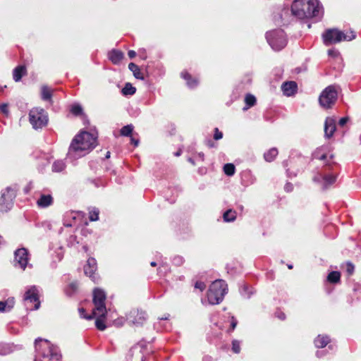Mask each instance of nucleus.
I'll return each mask as SVG.
<instances>
[{
    "label": "nucleus",
    "instance_id": "obj_1",
    "mask_svg": "<svg viewBox=\"0 0 361 361\" xmlns=\"http://www.w3.org/2000/svg\"><path fill=\"white\" fill-rule=\"evenodd\" d=\"M97 137L86 131H82L73 139L68 149V158L75 159L85 156L96 146Z\"/></svg>",
    "mask_w": 361,
    "mask_h": 361
},
{
    "label": "nucleus",
    "instance_id": "obj_2",
    "mask_svg": "<svg viewBox=\"0 0 361 361\" xmlns=\"http://www.w3.org/2000/svg\"><path fill=\"white\" fill-rule=\"evenodd\" d=\"M291 11L300 19L316 17L320 11L319 2L318 0H295Z\"/></svg>",
    "mask_w": 361,
    "mask_h": 361
},
{
    "label": "nucleus",
    "instance_id": "obj_3",
    "mask_svg": "<svg viewBox=\"0 0 361 361\" xmlns=\"http://www.w3.org/2000/svg\"><path fill=\"white\" fill-rule=\"evenodd\" d=\"M324 42L326 45L336 44L341 41H351L356 37L353 30H350L346 33L337 28L326 30L322 35Z\"/></svg>",
    "mask_w": 361,
    "mask_h": 361
},
{
    "label": "nucleus",
    "instance_id": "obj_4",
    "mask_svg": "<svg viewBox=\"0 0 361 361\" xmlns=\"http://www.w3.org/2000/svg\"><path fill=\"white\" fill-rule=\"evenodd\" d=\"M228 287L226 283L223 280L214 281L208 290L207 298L209 304H219L227 293Z\"/></svg>",
    "mask_w": 361,
    "mask_h": 361
},
{
    "label": "nucleus",
    "instance_id": "obj_5",
    "mask_svg": "<svg viewBox=\"0 0 361 361\" xmlns=\"http://www.w3.org/2000/svg\"><path fill=\"white\" fill-rule=\"evenodd\" d=\"M29 120L34 128H42L47 125L48 116L43 109L35 107L30 111Z\"/></svg>",
    "mask_w": 361,
    "mask_h": 361
},
{
    "label": "nucleus",
    "instance_id": "obj_6",
    "mask_svg": "<svg viewBox=\"0 0 361 361\" xmlns=\"http://www.w3.org/2000/svg\"><path fill=\"white\" fill-rule=\"evenodd\" d=\"M42 345L49 350V353L46 354L42 352L44 361H61V355L58 353L54 349L50 346V343L47 340H43L40 338H37L35 342V347L37 351L39 352Z\"/></svg>",
    "mask_w": 361,
    "mask_h": 361
},
{
    "label": "nucleus",
    "instance_id": "obj_7",
    "mask_svg": "<svg viewBox=\"0 0 361 361\" xmlns=\"http://www.w3.org/2000/svg\"><path fill=\"white\" fill-rule=\"evenodd\" d=\"M106 294L99 288H95L93 291V302L94 309V315H101L104 317L106 314V308L105 306Z\"/></svg>",
    "mask_w": 361,
    "mask_h": 361
},
{
    "label": "nucleus",
    "instance_id": "obj_8",
    "mask_svg": "<svg viewBox=\"0 0 361 361\" xmlns=\"http://www.w3.org/2000/svg\"><path fill=\"white\" fill-rule=\"evenodd\" d=\"M338 94L334 86L325 88L319 97L320 105L325 109L331 108L337 99Z\"/></svg>",
    "mask_w": 361,
    "mask_h": 361
},
{
    "label": "nucleus",
    "instance_id": "obj_9",
    "mask_svg": "<svg viewBox=\"0 0 361 361\" xmlns=\"http://www.w3.org/2000/svg\"><path fill=\"white\" fill-rule=\"evenodd\" d=\"M267 39L275 50H281L286 45V39L283 30H274L267 34Z\"/></svg>",
    "mask_w": 361,
    "mask_h": 361
},
{
    "label": "nucleus",
    "instance_id": "obj_10",
    "mask_svg": "<svg viewBox=\"0 0 361 361\" xmlns=\"http://www.w3.org/2000/svg\"><path fill=\"white\" fill-rule=\"evenodd\" d=\"M15 192L11 188H7L2 192L0 198L1 210L6 212L11 207L13 200L15 198Z\"/></svg>",
    "mask_w": 361,
    "mask_h": 361
},
{
    "label": "nucleus",
    "instance_id": "obj_11",
    "mask_svg": "<svg viewBox=\"0 0 361 361\" xmlns=\"http://www.w3.org/2000/svg\"><path fill=\"white\" fill-rule=\"evenodd\" d=\"M24 300L27 308L29 307L27 306L28 303H35L34 307L32 308L33 310H37L39 307L40 302L39 301L38 293L35 286L31 287L25 292Z\"/></svg>",
    "mask_w": 361,
    "mask_h": 361
},
{
    "label": "nucleus",
    "instance_id": "obj_12",
    "mask_svg": "<svg viewBox=\"0 0 361 361\" xmlns=\"http://www.w3.org/2000/svg\"><path fill=\"white\" fill-rule=\"evenodd\" d=\"M15 265L25 269L28 262L27 251L25 248H20L15 252Z\"/></svg>",
    "mask_w": 361,
    "mask_h": 361
},
{
    "label": "nucleus",
    "instance_id": "obj_13",
    "mask_svg": "<svg viewBox=\"0 0 361 361\" xmlns=\"http://www.w3.org/2000/svg\"><path fill=\"white\" fill-rule=\"evenodd\" d=\"M127 319L134 325H142L146 319V314L145 312L133 310L127 315Z\"/></svg>",
    "mask_w": 361,
    "mask_h": 361
},
{
    "label": "nucleus",
    "instance_id": "obj_14",
    "mask_svg": "<svg viewBox=\"0 0 361 361\" xmlns=\"http://www.w3.org/2000/svg\"><path fill=\"white\" fill-rule=\"evenodd\" d=\"M97 270V262L94 258H89L86 265L84 267V271L85 275L88 276L93 281H95L94 276L95 271Z\"/></svg>",
    "mask_w": 361,
    "mask_h": 361
},
{
    "label": "nucleus",
    "instance_id": "obj_15",
    "mask_svg": "<svg viewBox=\"0 0 361 361\" xmlns=\"http://www.w3.org/2000/svg\"><path fill=\"white\" fill-rule=\"evenodd\" d=\"M336 130V121L334 118L328 117L325 121L324 133L328 138L331 137Z\"/></svg>",
    "mask_w": 361,
    "mask_h": 361
},
{
    "label": "nucleus",
    "instance_id": "obj_16",
    "mask_svg": "<svg viewBox=\"0 0 361 361\" xmlns=\"http://www.w3.org/2000/svg\"><path fill=\"white\" fill-rule=\"evenodd\" d=\"M281 89L285 95L292 96L297 90V84L293 81L286 82L282 85Z\"/></svg>",
    "mask_w": 361,
    "mask_h": 361
},
{
    "label": "nucleus",
    "instance_id": "obj_17",
    "mask_svg": "<svg viewBox=\"0 0 361 361\" xmlns=\"http://www.w3.org/2000/svg\"><path fill=\"white\" fill-rule=\"evenodd\" d=\"M52 197L50 195H42L37 200V204L41 207H47L52 204Z\"/></svg>",
    "mask_w": 361,
    "mask_h": 361
},
{
    "label": "nucleus",
    "instance_id": "obj_18",
    "mask_svg": "<svg viewBox=\"0 0 361 361\" xmlns=\"http://www.w3.org/2000/svg\"><path fill=\"white\" fill-rule=\"evenodd\" d=\"M26 73V68L24 66H20L16 67L13 70V79L16 82H18Z\"/></svg>",
    "mask_w": 361,
    "mask_h": 361
},
{
    "label": "nucleus",
    "instance_id": "obj_19",
    "mask_svg": "<svg viewBox=\"0 0 361 361\" xmlns=\"http://www.w3.org/2000/svg\"><path fill=\"white\" fill-rule=\"evenodd\" d=\"M123 58V54L118 50H113L109 53V59L114 63H119Z\"/></svg>",
    "mask_w": 361,
    "mask_h": 361
},
{
    "label": "nucleus",
    "instance_id": "obj_20",
    "mask_svg": "<svg viewBox=\"0 0 361 361\" xmlns=\"http://www.w3.org/2000/svg\"><path fill=\"white\" fill-rule=\"evenodd\" d=\"M330 340L326 336H318L317 338L314 340V344L317 348H324L329 343Z\"/></svg>",
    "mask_w": 361,
    "mask_h": 361
},
{
    "label": "nucleus",
    "instance_id": "obj_21",
    "mask_svg": "<svg viewBox=\"0 0 361 361\" xmlns=\"http://www.w3.org/2000/svg\"><path fill=\"white\" fill-rule=\"evenodd\" d=\"M278 153H279L278 149L275 147H273L264 153V159L267 161L271 162L276 157V156L278 155Z\"/></svg>",
    "mask_w": 361,
    "mask_h": 361
},
{
    "label": "nucleus",
    "instance_id": "obj_22",
    "mask_svg": "<svg viewBox=\"0 0 361 361\" xmlns=\"http://www.w3.org/2000/svg\"><path fill=\"white\" fill-rule=\"evenodd\" d=\"M97 317L96 321H95V326L97 328V329L100 331H104L106 329V326L105 325L104 319L105 317H102L101 315H94L93 317Z\"/></svg>",
    "mask_w": 361,
    "mask_h": 361
},
{
    "label": "nucleus",
    "instance_id": "obj_23",
    "mask_svg": "<svg viewBox=\"0 0 361 361\" xmlns=\"http://www.w3.org/2000/svg\"><path fill=\"white\" fill-rule=\"evenodd\" d=\"M128 68L133 73L134 76L137 79H143V76L139 67L133 63H130L128 65Z\"/></svg>",
    "mask_w": 361,
    "mask_h": 361
},
{
    "label": "nucleus",
    "instance_id": "obj_24",
    "mask_svg": "<svg viewBox=\"0 0 361 361\" xmlns=\"http://www.w3.org/2000/svg\"><path fill=\"white\" fill-rule=\"evenodd\" d=\"M223 218L226 222L233 221L236 218V212L234 210L228 209L224 212Z\"/></svg>",
    "mask_w": 361,
    "mask_h": 361
},
{
    "label": "nucleus",
    "instance_id": "obj_25",
    "mask_svg": "<svg viewBox=\"0 0 361 361\" xmlns=\"http://www.w3.org/2000/svg\"><path fill=\"white\" fill-rule=\"evenodd\" d=\"M136 89L130 83H126L122 90V93L124 95H133L135 93Z\"/></svg>",
    "mask_w": 361,
    "mask_h": 361
},
{
    "label": "nucleus",
    "instance_id": "obj_26",
    "mask_svg": "<svg viewBox=\"0 0 361 361\" xmlns=\"http://www.w3.org/2000/svg\"><path fill=\"white\" fill-rule=\"evenodd\" d=\"M341 274L338 271H331L327 276V280L331 283H337L340 281Z\"/></svg>",
    "mask_w": 361,
    "mask_h": 361
},
{
    "label": "nucleus",
    "instance_id": "obj_27",
    "mask_svg": "<svg viewBox=\"0 0 361 361\" xmlns=\"http://www.w3.org/2000/svg\"><path fill=\"white\" fill-rule=\"evenodd\" d=\"M51 97V90L47 86L42 88V98L44 100H49Z\"/></svg>",
    "mask_w": 361,
    "mask_h": 361
},
{
    "label": "nucleus",
    "instance_id": "obj_28",
    "mask_svg": "<svg viewBox=\"0 0 361 361\" xmlns=\"http://www.w3.org/2000/svg\"><path fill=\"white\" fill-rule=\"evenodd\" d=\"M324 180V185L326 188L328 185L333 184L336 179V176L333 174L326 175L323 178Z\"/></svg>",
    "mask_w": 361,
    "mask_h": 361
},
{
    "label": "nucleus",
    "instance_id": "obj_29",
    "mask_svg": "<svg viewBox=\"0 0 361 361\" xmlns=\"http://www.w3.org/2000/svg\"><path fill=\"white\" fill-rule=\"evenodd\" d=\"M224 171L228 176H233L235 173V166L233 164H226L224 166Z\"/></svg>",
    "mask_w": 361,
    "mask_h": 361
},
{
    "label": "nucleus",
    "instance_id": "obj_30",
    "mask_svg": "<svg viewBox=\"0 0 361 361\" xmlns=\"http://www.w3.org/2000/svg\"><path fill=\"white\" fill-rule=\"evenodd\" d=\"M52 168H53V171H56V172H60V171H63V169L65 168V164L63 161H61V160L56 161L54 163Z\"/></svg>",
    "mask_w": 361,
    "mask_h": 361
},
{
    "label": "nucleus",
    "instance_id": "obj_31",
    "mask_svg": "<svg viewBox=\"0 0 361 361\" xmlns=\"http://www.w3.org/2000/svg\"><path fill=\"white\" fill-rule=\"evenodd\" d=\"M245 102L246 104L247 105V108H244V109H247V108L252 106L255 105L256 102L255 97L252 94H247L245 99Z\"/></svg>",
    "mask_w": 361,
    "mask_h": 361
},
{
    "label": "nucleus",
    "instance_id": "obj_32",
    "mask_svg": "<svg viewBox=\"0 0 361 361\" xmlns=\"http://www.w3.org/2000/svg\"><path fill=\"white\" fill-rule=\"evenodd\" d=\"M182 76L183 77V78H184L185 80H186L188 81V85L189 87H195V86H196V85H197V80H192V81H191V82L190 81V79H191V76L190 75V74H189V73H182Z\"/></svg>",
    "mask_w": 361,
    "mask_h": 361
},
{
    "label": "nucleus",
    "instance_id": "obj_33",
    "mask_svg": "<svg viewBox=\"0 0 361 361\" xmlns=\"http://www.w3.org/2000/svg\"><path fill=\"white\" fill-rule=\"evenodd\" d=\"M133 126L132 125H127L121 129V134L123 136H129L132 133Z\"/></svg>",
    "mask_w": 361,
    "mask_h": 361
},
{
    "label": "nucleus",
    "instance_id": "obj_34",
    "mask_svg": "<svg viewBox=\"0 0 361 361\" xmlns=\"http://www.w3.org/2000/svg\"><path fill=\"white\" fill-rule=\"evenodd\" d=\"M99 213V212L98 209H96V208H93L91 210H90V212H89L90 220L92 221L98 220Z\"/></svg>",
    "mask_w": 361,
    "mask_h": 361
},
{
    "label": "nucleus",
    "instance_id": "obj_35",
    "mask_svg": "<svg viewBox=\"0 0 361 361\" xmlns=\"http://www.w3.org/2000/svg\"><path fill=\"white\" fill-rule=\"evenodd\" d=\"M71 111L72 114L75 116H78L82 113V109L81 106L79 104L73 105Z\"/></svg>",
    "mask_w": 361,
    "mask_h": 361
},
{
    "label": "nucleus",
    "instance_id": "obj_36",
    "mask_svg": "<svg viewBox=\"0 0 361 361\" xmlns=\"http://www.w3.org/2000/svg\"><path fill=\"white\" fill-rule=\"evenodd\" d=\"M232 350L235 353H239L240 351V346L239 341L235 340L232 342Z\"/></svg>",
    "mask_w": 361,
    "mask_h": 361
},
{
    "label": "nucleus",
    "instance_id": "obj_37",
    "mask_svg": "<svg viewBox=\"0 0 361 361\" xmlns=\"http://www.w3.org/2000/svg\"><path fill=\"white\" fill-rule=\"evenodd\" d=\"M354 265L352 263L348 262L346 264V271L348 273V274L351 275L354 271Z\"/></svg>",
    "mask_w": 361,
    "mask_h": 361
},
{
    "label": "nucleus",
    "instance_id": "obj_38",
    "mask_svg": "<svg viewBox=\"0 0 361 361\" xmlns=\"http://www.w3.org/2000/svg\"><path fill=\"white\" fill-rule=\"evenodd\" d=\"M222 137H223L222 133L220 132L217 128H216L215 130H214V138L216 140H218L221 139Z\"/></svg>",
    "mask_w": 361,
    "mask_h": 361
},
{
    "label": "nucleus",
    "instance_id": "obj_39",
    "mask_svg": "<svg viewBox=\"0 0 361 361\" xmlns=\"http://www.w3.org/2000/svg\"><path fill=\"white\" fill-rule=\"evenodd\" d=\"M195 288L200 289L201 291L204 290L206 288L204 283L202 281H197L195 285Z\"/></svg>",
    "mask_w": 361,
    "mask_h": 361
},
{
    "label": "nucleus",
    "instance_id": "obj_40",
    "mask_svg": "<svg viewBox=\"0 0 361 361\" xmlns=\"http://www.w3.org/2000/svg\"><path fill=\"white\" fill-rule=\"evenodd\" d=\"M7 305H8V302H6V301H5V302L1 301L0 302V312H7V311H9V310H8Z\"/></svg>",
    "mask_w": 361,
    "mask_h": 361
},
{
    "label": "nucleus",
    "instance_id": "obj_41",
    "mask_svg": "<svg viewBox=\"0 0 361 361\" xmlns=\"http://www.w3.org/2000/svg\"><path fill=\"white\" fill-rule=\"evenodd\" d=\"M79 312H80V316L87 319H92L93 318V313L92 314H90L88 316L87 315H85L84 313H85V310L83 308H80L79 309Z\"/></svg>",
    "mask_w": 361,
    "mask_h": 361
},
{
    "label": "nucleus",
    "instance_id": "obj_42",
    "mask_svg": "<svg viewBox=\"0 0 361 361\" xmlns=\"http://www.w3.org/2000/svg\"><path fill=\"white\" fill-rule=\"evenodd\" d=\"M0 110L5 114H8V105L7 104H2L0 105Z\"/></svg>",
    "mask_w": 361,
    "mask_h": 361
},
{
    "label": "nucleus",
    "instance_id": "obj_43",
    "mask_svg": "<svg viewBox=\"0 0 361 361\" xmlns=\"http://www.w3.org/2000/svg\"><path fill=\"white\" fill-rule=\"evenodd\" d=\"M328 54L330 56L336 57L338 55V51L336 49H329L328 51Z\"/></svg>",
    "mask_w": 361,
    "mask_h": 361
},
{
    "label": "nucleus",
    "instance_id": "obj_44",
    "mask_svg": "<svg viewBox=\"0 0 361 361\" xmlns=\"http://www.w3.org/2000/svg\"><path fill=\"white\" fill-rule=\"evenodd\" d=\"M78 287V284L77 282H73V283H71L69 286V288L71 289V291L70 293H73L75 290H77Z\"/></svg>",
    "mask_w": 361,
    "mask_h": 361
},
{
    "label": "nucleus",
    "instance_id": "obj_45",
    "mask_svg": "<svg viewBox=\"0 0 361 361\" xmlns=\"http://www.w3.org/2000/svg\"><path fill=\"white\" fill-rule=\"evenodd\" d=\"M237 325V320L232 317L231 318V329L233 331L235 329V326Z\"/></svg>",
    "mask_w": 361,
    "mask_h": 361
},
{
    "label": "nucleus",
    "instance_id": "obj_46",
    "mask_svg": "<svg viewBox=\"0 0 361 361\" xmlns=\"http://www.w3.org/2000/svg\"><path fill=\"white\" fill-rule=\"evenodd\" d=\"M6 302H8V305H7L8 310H11L13 308V305H14L13 299L8 300H6Z\"/></svg>",
    "mask_w": 361,
    "mask_h": 361
},
{
    "label": "nucleus",
    "instance_id": "obj_47",
    "mask_svg": "<svg viewBox=\"0 0 361 361\" xmlns=\"http://www.w3.org/2000/svg\"><path fill=\"white\" fill-rule=\"evenodd\" d=\"M348 121V117H343V118H341L339 121V125L341 126H344L347 121Z\"/></svg>",
    "mask_w": 361,
    "mask_h": 361
},
{
    "label": "nucleus",
    "instance_id": "obj_48",
    "mask_svg": "<svg viewBox=\"0 0 361 361\" xmlns=\"http://www.w3.org/2000/svg\"><path fill=\"white\" fill-rule=\"evenodd\" d=\"M128 56H129L130 59H133V58H134V57L136 56V53H135V51H133V50H130V51H128Z\"/></svg>",
    "mask_w": 361,
    "mask_h": 361
},
{
    "label": "nucleus",
    "instance_id": "obj_49",
    "mask_svg": "<svg viewBox=\"0 0 361 361\" xmlns=\"http://www.w3.org/2000/svg\"><path fill=\"white\" fill-rule=\"evenodd\" d=\"M130 140H131V142H132L133 144H134V145H135V146H136V147H137V146L138 145V143H139L138 140H135V138H133V137H131V139H130Z\"/></svg>",
    "mask_w": 361,
    "mask_h": 361
},
{
    "label": "nucleus",
    "instance_id": "obj_50",
    "mask_svg": "<svg viewBox=\"0 0 361 361\" xmlns=\"http://www.w3.org/2000/svg\"><path fill=\"white\" fill-rule=\"evenodd\" d=\"M326 157V154H322L319 159L321 160L325 159Z\"/></svg>",
    "mask_w": 361,
    "mask_h": 361
},
{
    "label": "nucleus",
    "instance_id": "obj_51",
    "mask_svg": "<svg viewBox=\"0 0 361 361\" xmlns=\"http://www.w3.org/2000/svg\"><path fill=\"white\" fill-rule=\"evenodd\" d=\"M110 154H111L110 152H107L106 154V158L109 159L110 157Z\"/></svg>",
    "mask_w": 361,
    "mask_h": 361
},
{
    "label": "nucleus",
    "instance_id": "obj_52",
    "mask_svg": "<svg viewBox=\"0 0 361 361\" xmlns=\"http://www.w3.org/2000/svg\"><path fill=\"white\" fill-rule=\"evenodd\" d=\"M208 145H209L210 147H213V146H214V144L212 143V142L209 141V142H208Z\"/></svg>",
    "mask_w": 361,
    "mask_h": 361
},
{
    "label": "nucleus",
    "instance_id": "obj_53",
    "mask_svg": "<svg viewBox=\"0 0 361 361\" xmlns=\"http://www.w3.org/2000/svg\"><path fill=\"white\" fill-rule=\"evenodd\" d=\"M150 264L152 267H155L157 265V263L155 262H152Z\"/></svg>",
    "mask_w": 361,
    "mask_h": 361
},
{
    "label": "nucleus",
    "instance_id": "obj_54",
    "mask_svg": "<svg viewBox=\"0 0 361 361\" xmlns=\"http://www.w3.org/2000/svg\"><path fill=\"white\" fill-rule=\"evenodd\" d=\"M285 318V315L282 314L280 317V319H283Z\"/></svg>",
    "mask_w": 361,
    "mask_h": 361
},
{
    "label": "nucleus",
    "instance_id": "obj_55",
    "mask_svg": "<svg viewBox=\"0 0 361 361\" xmlns=\"http://www.w3.org/2000/svg\"><path fill=\"white\" fill-rule=\"evenodd\" d=\"M317 355L318 357H320V356H321V355H320V352H319V351H318V352L317 353Z\"/></svg>",
    "mask_w": 361,
    "mask_h": 361
},
{
    "label": "nucleus",
    "instance_id": "obj_56",
    "mask_svg": "<svg viewBox=\"0 0 361 361\" xmlns=\"http://www.w3.org/2000/svg\"><path fill=\"white\" fill-rule=\"evenodd\" d=\"M288 269H292L293 266L292 265H288Z\"/></svg>",
    "mask_w": 361,
    "mask_h": 361
},
{
    "label": "nucleus",
    "instance_id": "obj_57",
    "mask_svg": "<svg viewBox=\"0 0 361 361\" xmlns=\"http://www.w3.org/2000/svg\"><path fill=\"white\" fill-rule=\"evenodd\" d=\"M180 154V152H177L176 155L178 156Z\"/></svg>",
    "mask_w": 361,
    "mask_h": 361
},
{
    "label": "nucleus",
    "instance_id": "obj_58",
    "mask_svg": "<svg viewBox=\"0 0 361 361\" xmlns=\"http://www.w3.org/2000/svg\"><path fill=\"white\" fill-rule=\"evenodd\" d=\"M2 90V88H1V87H0V90Z\"/></svg>",
    "mask_w": 361,
    "mask_h": 361
}]
</instances>
